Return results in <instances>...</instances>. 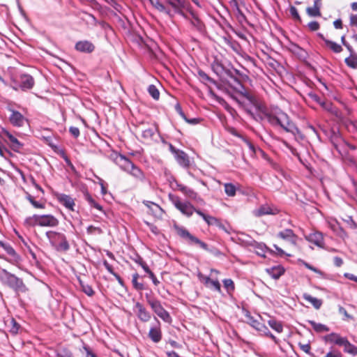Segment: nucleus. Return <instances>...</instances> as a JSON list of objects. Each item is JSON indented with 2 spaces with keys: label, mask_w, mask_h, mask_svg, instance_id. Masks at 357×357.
Wrapping results in <instances>:
<instances>
[{
  "label": "nucleus",
  "mask_w": 357,
  "mask_h": 357,
  "mask_svg": "<svg viewBox=\"0 0 357 357\" xmlns=\"http://www.w3.org/2000/svg\"><path fill=\"white\" fill-rule=\"evenodd\" d=\"M75 50L83 53H91L95 50V45L89 40H80L75 44Z\"/></svg>",
  "instance_id": "obj_19"
},
{
  "label": "nucleus",
  "mask_w": 357,
  "mask_h": 357,
  "mask_svg": "<svg viewBox=\"0 0 357 357\" xmlns=\"http://www.w3.org/2000/svg\"><path fill=\"white\" fill-rule=\"evenodd\" d=\"M277 236L282 240L289 241L292 245L296 244L298 236L294 234L293 230L290 229H286L280 231L277 234Z\"/></svg>",
  "instance_id": "obj_18"
},
{
  "label": "nucleus",
  "mask_w": 357,
  "mask_h": 357,
  "mask_svg": "<svg viewBox=\"0 0 357 357\" xmlns=\"http://www.w3.org/2000/svg\"><path fill=\"white\" fill-rule=\"evenodd\" d=\"M242 83L236 77L233 78V82L229 83L230 87L235 91L237 89L238 85H241Z\"/></svg>",
  "instance_id": "obj_55"
},
{
  "label": "nucleus",
  "mask_w": 357,
  "mask_h": 357,
  "mask_svg": "<svg viewBox=\"0 0 357 357\" xmlns=\"http://www.w3.org/2000/svg\"><path fill=\"white\" fill-rule=\"evenodd\" d=\"M134 312L138 319L142 322H148L151 318V313L139 302H137L135 304Z\"/></svg>",
  "instance_id": "obj_16"
},
{
  "label": "nucleus",
  "mask_w": 357,
  "mask_h": 357,
  "mask_svg": "<svg viewBox=\"0 0 357 357\" xmlns=\"http://www.w3.org/2000/svg\"><path fill=\"white\" fill-rule=\"evenodd\" d=\"M27 199L36 208H45V204H44L40 203V202L36 201L34 199V198L32 196H31V195H29L27 197Z\"/></svg>",
  "instance_id": "obj_47"
},
{
  "label": "nucleus",
  "mask_w": 357,
  "mask_h": 357,
  "mask_svg": "<svg viewBox=\"0 0 357 357\" xmlns=\"http://www.w3.org/2000/svg\"><path fill=\"white\" fill-rule=\"evenodd\" d=\"M154 319L156 324L150 328L148 336L154 343H158L162 340V331L160 322L156 317Z\"/></svg>",
  "instance_id": "obj_14"
},
{
  "label": "nucleus",
  "mask_w": 357,
  "mask_h": 357,
  "mask_svg": "<svg viewBox=\"0 0 357 357\" xmlns=\"http://www.w3.org/2000/svg\"><path fill=\"white\" fill-rule=\"evenodd\" d=\"M147 303L151 307L153 312L164 321L170 324L172 319L169 313L162 307L161 302L155 298L146 295Z\"/></svg>",
  "instance_id": "obj_7"
},
{
  "label": "nucleus",
  "mask_w": 357,
  "mask_h": 357,
  "mask_svg": "<svg viewBox=\"0 0 357 357\" xmlns=\"http://www.w3.org/2000/svg\"><path fill=\"white\" fill-rule=\"evenodd\" d=\"M33 77L29 74H22L19 77L13 78L10 86L15 91L20 89L22 91L31 89L34 86Z\"/></svg>",
  "instance_id": "obj_8"
},
{
  "label": "nucleus",
  "mask_w": 357,
  "mask_h": 357,
  "mask_svg": "<svg viewBox=\"0 0 357 357\" xmlns=\"http://www.w3.org/2000/svg\"><path fill=\"white\" fill-rule=\"evenodd\" d=\"M196 213L201 216L208 225H215L218 224V220L215 217L206 215L200 210L196 211Z\"/></svg>",
  "instance_id": "obj_35"
},
{
  "label": "nucleus",
  "mask_w": 357,
  "mask_h": 357,
  "mask_svg": "<svg viewBox=\"0 0 357 357\" xmlns=\"http://www.w3.org/2000/svg\"><path fill=\"white\" fill-rule=\"evenodd\" d=\"M289 11H290V13H291V16L294 19L298 20H301L300 15H299L298 12L297 10V8L296 7L291 6L290 9H289Z\"/></svg>",
  "instance_id": "obj_52"
},
{
  "label": "nucleus",
  "mask_w": 357,
  "mask_h": 357,
  "mask_svg": "<svg viewBox=\"0 0 357 357\" xmlns=\"http://www.w3.org/2000/svg\"><path fill=\"white\" fill-rule=\"evenodd\" d=\"M59 202L70 211H74L75 202L69 195L59 194L57 195Z\"/></svg>",
  "instance_id": "obj_20"
},
{
  "label": "nucleus",
  "mask_w": 357,
  "mask_h": 357,
  "mask_svg": "<svg viewBox=\"0 0 357 357\" xmlns=\"http://www.w3.org/2000/svg\"><path fill=\"white\" fill-rule=\"evenodd\" d=\"M249 317V324L255 328L256 330L261 332H265L266 330H268V328L261 323H260L258 320L255 319L252 317Z\"/></svg>",
  "instance_id": "obj_36"
},
{
  "label": "nucleus",
  "mask_w": 357,
  "mask_h": 357,
  "mask_svg": "<svg viewBox=\"0 0 357 357\" xmlns=\"http://www.w3.org/2000/svg\"><path fill=\"white\" fill-rule=\"evenodd\" d=\"M197 75L200 81L204 84H208V83H211L214 85H217V82L213 79L210 77L204 71L199 70L197 71Z\"/></svg>",
  "instance_id": "obj_30"
},
{
  "label": "nucleus",
  "mask_w": 357,
  "mask_h": 357,
  "mask_svg": "<svg viewBox=\"0 0 357 357\" xmlns=\"http://www.w3.org/2000/svg\"><path fill=\"white\" fill-rule=\"evenodd\" d=\"M308 323L312 326L313 329L317 333L327 332L329 331L328 326L324 324L316 323L314 321L309 320Z\"/></svg>",
  "instance_id": "obj_37"
},
{
  "label": "nucleus",
  "mask_w": 357,
  "mask_h": 357,
  "mask_svg": "<svg viewBox=\"0 0 357 357\" xmlns=\"http://www.w3.org/2000/svg\"><path fill=\"white\" fill-rule=\"evenodd\" d=\"M178 190L181 191L185 196L188 198L194 200L198 195L196 192H195L192 189L189 188L183 185H178Z\"/></svg>",
  "instance_id": "obj_32"
},
{
  "label": "nucleus",
  "mask_w": 357,
  "mask_h": 357,
  "mask_svg": "<svg viewBox=\"0 0 357 357\" xmlns=\"http://www.w3.org/2000/svg\"><path fill=\"white\" fill-rule=\"evenodd\" d=\"M1 136L9 144L13 151H18L22 149L23 144L6 129H2Z\"/></svg>",
  "instance_id": "obj_12"
},
{
  "label": "nucleus",
  "mask_w": 357,
  "mask_h": 357,
  "mask_svg": "<svg viewBox=\"0 0 357 357\" xmlns=\"http://www.w3.org/2000/svg\"><path fill=\"white\" fill-rule=\"evenodd\" d=\"M280 210L273 204H265L261 205L259 208L252 211L255 217H261L266 215H276Z\"/></svg>",
  "instance_id": "obj_11"
},
{
  "label": "nucleus",
  "mask_w": 357,
  "mask_h": 357,
  "mask_svg": "<svg viewBox=\"0 0 357 357\" xmlns=\"http://www.w3.org/2000/svg\"><path fill=\"white\" fill-rule=\"evenodd\" d=\"M148 91L152 98L155 100H158L160 97V92L156 86L153 84L149 85L148 87Z\"/></svg>",
  "instance_id": "obj_44"
},
{
  "label": "nucleus",
  "mask_w": 357,
  "mask_h": 357,
  "mask_svg": "<svg viewBox=\"0 0 357 357\" xmlns=\"http://www.w3.org/2000/svg\"><path fill=\"white\" fill-rule=\"evenodd\" d=\"M165 3L169 6L172 9H170L173 13V16L174 14H180L183 15V9L185 7V2L183 0H165Z\"/></svg>",
  "instance_id": "obj_17"
},
{
  "label": "nucleus",
  "mask_w": 357,
  "mask_h": 357,
  "mask_svg": "<svg viewBox=\"0 0 357 357\" xmlns=\"http://www.w3.org/2000/svg\"><path fill=\"white\" fill-rule=\"evenodd\" d=\"M59 220L52 215H33L24 220V225L26 227H56Z\"/></svg>",
  "instance_id": "obj_3"
},
{
  "label": "nucleus",
  "mask_w": 357,
  "mask_h": 357,
  "mask_svg": "<svg viewBox=\"0 0 357 357\" xmlns=\"http://www.w3.org/2000/svg\"><path fill=\"white\" fill-rule=\"evenodd\" d=\"M103 265L105 267V268L108 271V272H109L111 274H112L113 275L116 274V273L113 270L112 266L107 261H104Z\"/></svg>",
  "instance_id": "obj_60"
},
{
  "label": "nucleus",
  "mask_w": 357,
  "mask_h": 357,
  "mask_svg": "<svg viewBox=\"0 0 357 357\" xmlns=\"http://www.w3.org/2000/svg\"><path fill=\"white\" fill-rule=\"evenodd\" d=\"M307 26L310 29V30L314 31L319 29L320 25L318 22L312 21L308 23Z\"/></svg>",
  "instance_id": "obj_51"
},
{
  "label": "nucleus",
  "mask_w": 357,
  "mask_h": 357,
  "mask_svg": "<svg viewBox=\"0 0 357 357\" xmlns=\"http://www.w3.org/2000/svg\"><path fill=\"white\" fill-rule=\"evenodd\" d=\"M208 287L214 289L215 290H216L218 292H220L221 287H220V284L218 282V280H212L211 281L209 285H208Z\"/></svg>",
  "instance_id": "obj_49"
},
{
  "label": "nucleus",
  "mask_w": 357,
  "mask_h": 357,
  "mask_svg": "<svg viewBox=\"0 0 357 357\" xmlns=\"http://www.w3.org/2000/svg\"><path fill=\"white\" fill-rule=\"evenodd\" d=\"M163 143L166 144L168 145L169 146V151H171V153L174 155L177 153V152H178L180 151V149H178L176 148H175L172 144L170 143H167V142L165 141H162Z\"/></svg>",
  "instance_id": "obj_57"
},
{
  "label": "nucleus",
  "mask_w": 357,
  "mask_h": 357,
  "mask_svg": "<svg viewBox=\"0 0 357 357\" xmlns=\"http://www.w3.org/2000/svg\"><path fill=\"white\" fill-rule=\"evenodd\" d=\"M308 96L312 99L314 101H315L316 102L320 104L321 105L324 106V102H321V99L319 97L318 95H317L316 93H313V92H310L308 93Z\"/></svg>",
  "instance_id": "obj_50"
},
{
  "label": "nucleus",
  "mask_w": 357,
  "mask_h": 357,
  "mask_svg": "<svg viewBox=\"0 0 357 357\" xmlns=\"http://www.w3.org/2000/svg\"><path fill=\"white\" fill-rule=\"evenodd\" d=\"M260 112L259 118L266 119L273 127L280 126L287 132L294 134L298 128L289 116L277 107H264L259 104L257 107Z\"/></svg>",
  "instance_id": "obj_1"
},
{
  "label": "nucleus",
  "mask_w": 357,
  "mask_h": 357,
  "mask_svg": "<svg viewBox=\"0 0 357 357\" xmlns=\"http://www.w3.org/2000/svg\"><path fill=\"white\" fill-rule=\"evenodd\" d=\"M345 63L350 68L356 69L357 68V55L354 54H350V56L345 59Z\"/></svg>",
  "instance_id": "obj_39"
},
{
  "label": "nucleus",
  "mask_w": 357,
  "mask_h": 357,
  "mask_svg": "<svg viewBox=\"0 0 357 357\" xmlns=\"http://www.w3.org/2000/svg\"><path fill=\"white\" fill-rule=\"evenodd\" d=\"M115 162L122 170L126 172H128L130 168L134 165L131 160L123 155H117L115 159Z\"/></svg>",
  "instance_id": "obj_21"
},
{
  "label": "nucleus",
  "mask_w": 357,
  "mask_h": 357,
  "mask_svg": "<svg viewBox=\"0 0 357 357\" xmlns=\"http://www.w3.org/2000/svg\"><path fill=\"white\" fill-rule=\"evenodd\" d=\"M140 266L146 273L149 274L150 272H152L147 266V264L143 261V259H140Z\"/></svg>",
  "instance_id": "obj_61"
},
{
  "label": "nucleus",
  "mask_w": 357,
  "mask_h": 357,
  "mask_svg": "<svg viewBox=\"0 0 357 357\" xmlns=\"http://www.w3.org/2000/svg\"><path fill=\"white\" fill-rule=\"evenodd\" d=\"M234 92L235 93H232L229 91L227 93L241 107H245V105L244 100H242L243 98L246 99L253 106H258L259 102L257 98L248 91L243 84L238 85Z\"/></svg>",
  "instance_id": "obj_4"
},
{
  "label": "nucleus",
  "mask_w": 357,
  "mask_h": 357,
  "mask_svg": "<svg viewBox=\"0 0 357 357\" xmlns=\"http://www.w3.org/2000/svg\"><path fill=\"white\" fill-rule=\"evenodd\" d=\"M156 131V128H148L142 131V136L144 140L151 142L153 139Z\"/></svg>",
  "instance_id": "obj_34"
},
{
  "label": "nucleus",
  "mask_w": 357,
  "mask_h": 357,
  "mask_svg": "<svg viewBox=\"0 0 357 357\" xmlns=\"http://www.w3.org/2000/svg\"><path fill=\"white\" fill-rule=\"evenodd\" d=\"M79 282L80 284V287L82 288V290L89 296H91L94 294V291L93 290L92 287L89 285L88 284L84 283L82 280L79 279Z\"/></svg>",
  "instance_id": "obj_41"
},
{
  "label": "nucleus",
  "mask_w": 357,
  "mask_h": 357,
  "mask_svg": "<svg viewBox=\"0 0 357 357\" xmlns=\"http://www.w3.org/2000/svg\"><path fill=\"white\" fill-rule=\"evenodd\" d=\"M324 357H342V354L339 351H329Z\"/></svg>",
  "instance_id": "obj_58"
},
{
  "label": "nucleus",
  "mask_w": 357,
  "mask_h": 357,
  "mask_svg": "<svg viewBox=\"0 0 357 357\" xmlns=\"http://www.w3.org/2000/svg\"><path fill=\"white\" fill-rule=\"evenodd\" d=\"M266 273L273 279L278 280L284 273V269L280 266H273L269 268H266Z\"/></svg>",
  "instance_id": "obj_26"
},
{
  "label": "nucleus",
  "mask_w": 357,
  "mask_h": 357,
  "mask_svg": "<svg viewBox=\"0 0 357 357\" xmlns=\"http://www.w3.org/2000/svg\"><path fill=\"white\" fill-rule=\"evenodd\" d=\"M307 15L310 17H319L321 16L320 9L317 7H308L306 9Z\"/></svg>",
  "instance_id": "obj_45"
},
{
  "label": "nucleus",
  "mask_w": 357,
  "mask_h": 357,
  "mask_svg": "<svg viewBox=\"0 0 357 357\" xmlns=\"http://www.w3.org/2000/svg\"><path fill=\"white\" fill-rule=\"evenodd\" d=\"M324 42L326 45L329 47L332 51L335 53H340L342 51V47L340 45L333 42L332 40H329L328 39H324Z\"/></svg>",
  "instance_id": "obj_38"
},
{
  "label": "nucleus",
  "mask_w": 357,
  "mask_h": 357,
  "mask_svg": "<svg viewBox=\"0 0 357 357\" xmlns=\"http://www.w3.org/2000/svg\"><path fill=\"white\" fill-rule=\"evenodd\" d=\"M344 221L351 227L352 229L357 228L356 223L354 221L351 216H349L347 219L344 220Z\"/></svg>",
  "instance_id": "obj_56"
},
{
  "label": "nucleus",
  "mask_w": 357,
  "mask_h": 357,
  "mask_svg": "<svg viewBox=\"0 0 357 357\" xmlns=\"http://www.w3.org/2000/svg\"><path fill=\"white\" fill-rule=\"evenodd\" d=\"M8 111L10 112L9 121L13 126L15 127H22L24 125L26 121V119L22 114L12 108H8Z\"/></svg>",
  "instance_id": "obj_13"
},
{
  "label": "nucleus",
  "mask_w": 357,
  "mask_h": 357,
  "mask_svg": "<svg viewBox=\"0 0 357 357\" xmlns=\"http://www.w3.org/2000/svg\"><path fill=\"white\" fill-rule=\"evenodd\" d=\"M6 325L11 334L16 335L18 333L20 326L14 318L11 317L7 319L6 321Z\"/></svg>",
  "instance_id": "obj_28"
},
{
  "label": "nucleus",
  "mask_w": 357,
  "mask_h": 357,
  "mask_svg": "<svg viewBox=\"0 0 357 357\" xmlns=\"http://www.w3.org/2000/svg\"><path fill=\"white\" fill-rule=\"evenodd\" d=\"M139 278V275L137 273H135L132 275V282L133 284V287L137 290H142L144 289V285L142 283H139L137 282V279Z\"/></svg>",
  "instance_id": "obj_46"
},
{
  "label": "nucleus",
  "mask_w": 357,
  "mask_h": 357,
  "mask_svg": "<svg viewBox=\"0 0 357 357\" xmlns=\"http://www.w3.org/2000/svg\"><path fill=\"white\" fill-rule=\"evenodd\" d=\"M298 345L302 351H303L306 354H310L311 349L310 344L299 343Z\"/></svg>",
  "instance_id": "obj_54"
},
{
  "label": "nucleus",
  "mask_w": 357,
  "mask_h": 357,
  "mask_svg": "<svg viewBox=\"0 0 357 357\" xmlns=\"http://www.w3.org/2000/svg\"><path fill=\"white\" fill-rule=\"evenodd\" d=\"M268 323L270 327L278 333H281L282 331L283 327L280 322L275 319H270Z\"/></svg>",
  "instance_id": "obj_42"
},
{
  "label": "nucleus",
  "mask_w": 357,
  "mask_h": 357,
  "mask_svg": "<svg viewBox=\"0 0 357 357\" xmlns=\"http://www.w3.org/2000/svg\"><path fill=\"white\" fill-rule=\"evenodd\" d=\"M169 199L172 202V203L174 205V206L180 211L183 215L190 217L194 212L196 213V211H199V209H196L190 202H182L180 198L174 195L173 194H169L168 195Z\"/></svg>",
  "instance_id": "obj_9"
},
{
  "label": "nucleus",
  "mask_w": 357,
  "mask_h": 357,
  "mask_svg": "<svg viewBox=\"0 0 357 357\" xmlns=\"http://www.w3.org/2000/svg\"><path fill=\"white\" fill-rule=\"evenodd\" d=\"M225 192L229 197H234L236 195V186L230 183L224 184Z\"/></svg>",
  "instance_id": "obj_40"
},
{
  "label": "nucleus",
  "mask_w": 357,
  "mask_h": 357,
  "mask_svg": "<svg viewBox=\"0 0 357 357\" xmlns=\"http://www.w3.org/2000/svg\"><path fill=\"white\" fill-rule=\"evenodd\" d=\"M85 199L91 207H93L100 211H102V207L98 204L89 194L87 193L85 195Z\"/></svg>",
  "instance_id": "obj_43"
},
{
  "label": "nucleus",
  "mask_w": 357,
  "mask_h": 357,
  "mask_svg": "<svg viewBox=\"0 0 357 357\" xmlns=\"http://www.w3.org/2000/svg\"><path fill=\"white\" fill-rule=\"evenodd\" d=\"M303 298L306 301L310 303L317 310H319L322 305V301L321 299L313 297L307 293L303 294Z\"/></svg>",
  "instance_id": "obj_29"
},
{
  "label": "nucleus",
  "mask_w": 357,
  "mask_h": 357,
  "mask_svg": "<svg viewBox=\"0 0 357 357\" xmlns=\"http://www.w3.org/2000/svg\"><path fill=\"white\" fill-rule=\"evenodd\" d=\"M127 173L139 181L143 182L145 181L146 178L144 172L135 164L130 168Z\"/></svg>",
  "instance_id": "obj_24"
},
{
  "label": "nucleus",
  "mask_w": 357,
  "mask_h": 357,
  "mask_svg": "<svg viewBox=\"0 0 357 357\" xmlns=\"http://www.w3.org/2000/svg\"><path fill=\"white\" fill-rule=\"evenodd\" d=\"M350 25L357 26V14L350 15Z\"/></svg>",
  "instance_id": "obj_59"
},
{
  "label": "nucleus",
  "mask_w": 357,
  "mask_h": 357,
  "mask_svg": "<svg viewBox=\"0 0 357 357\" xmlns=\"http://www.w3.org/2000/svg\"><path fill=\"white\" fill-rule=\"evenodd\" d=\"M0 247L3 248L10 256L9 259H6L8 262L13 265H17L21 261V257L16 253L11 245L0 241Z\"/></svg>",
  "instance_id": "obj_15"
},
{
  "label": "nucleus",
  "mask_w": 357,
  "mask_h": 357,
  "mask_svg": "<svg viewBox=\"0 0 357 357\" xmlns=\"http://www.w3.org/2000/svg\"><path fill=\"white\" fill-rule=\"evenodd\" d=\"M151 5L156 8L158 11L162 12L169 16L173 17L172 10L162 3L159 0H149Z\"/></svg>",
  "instance_id": "obj_25"
},
{
  "label": "nucleus",
  "mask_w": 357,
  "mask_h": 357,
  "mask_svg": "<svg viewBox=\"0 0 357 357\" xmlns=\"http://www.w3.org/2000/svg\"><path fill=\"white\" fill-rule=\"evenodd\" d=\"M176 230L177 234L181 237L186 239L189 243L197 244L199 245L202 249L205 250H208V248L206 243L200 241L199 238L190 234V232L185 228L181 227H176Z\"/></svg>",
  "instance_id": "obj_10"
},
{
  "label": "nucleus",
  "mask_w": 357,
  "mask_h": 357,
  "mask_svg": "<svg viewBox=\"0 0 357 357\" xmlns=\"http://www.w3.org/2000/svg\"><path fill=\"white\" fill-rule=\"evenodd\" d=\"M250 245L255 249L256 253L259 255L264 257L266 252V245L263 243H257L252 241Z\"/></svg>",
  "instance_id": "obj_31"
},
{
  "label": "nucleus",
  "mask_w": 357,
  "mask_h": 357,
  "mask_svg": "<svg viewBox=\"0 0 357 357\" xmlns=\"http://www.w3.org/2000/svg\"><path fill=\"white\" fill-rule=\"evenodd\" d=\"M46 236L58 252H66L69 250L70 245L63 234L49 231L46 232Z\"/></svg>",
  "instance_id": "obj_6"
},
{
  "label": "nucleus",
  "mask_w": 357,
  "mask_h": 357,
  "mask_svg": "<svg viewBox=\"0 0 357 357\" xmlns=\"http://www.w3.org/2000/svg\"><path fill=\"white\" fill-rule=\"evenodd\" d=\"M211 69L219 77H222L224 74L229 75L230 73L218 59H215L211 63Z\"/></svg>",
  "instance_id": "obj_22"
},
{
  "label": "nucleus",
  "mask_w": 357,
  "mask_h": 357,
  "mask_svg": "<svg viewBox=\"0 0 357 357\" xmlns=\"http://www.w3.org/2000/svg\"><path fill=\"white\" fill-rule=\"evenodd\" d=\"M69 132L75 138H77L80 134L79 128L74 126L70 127Z\"/></svg>",
  "instance_id": "obj_53"
},
{
  "label": "nucleus",
  "mask_w": 357,
  "mask_h": 357,
  "mask_svg": "<svg viewBox=\"0 0 357 357\" xmlns=\"http://www.w3.org/2000/svg\"><path fill=\"white\" fill-rule=\"evenodd\" d=\"M57 357H73V356H72L71 353H70L67 351H62L58 354Z\"/></svg>",
  "instance_id": "obj_64"
},
{
  "label": "nucleus",
  "mask_w": 357,
  "mask_h": 357,
  "mask_svg": "<svg viewBox=\"0 0 357 357\" xmlns=\"http://www.w3.org/2000/svg\"><path fill=\"white\" fill-rule=\"evenodd\" d=\"M0 280L16 292H26L27 291V288L22 280L9 273L6 269L0 271Z\"/></svg>",
  "instance_id": "obj_2"
},
{
  "label": "nucleus",
  "mask_w": 357,
  "mask_h": 357,
  "mask_svg": "<svg viewBox=\"0 0 357 357\" xmlns=\"http://www.w3.org/2000/svg\"><path fill=\"white\" fill-rule=\"evenodd\" d=\"M333 261H334V264L337 266V267H340L343 264V260L342 258L339 257H334L333 259Z\"/></svg>",
  "instance_id": "obj_62"
},
{
  "label": "nucleus",
  "mask_w": 357,
  "mask_h": 357,
  "mask_svg": "<svg viewBox=\"0 0 357 357\" xmlns=\"http://www.w3.org/2000/svg\"><path fill=\"white\" fill-rule=\"evenodd\" d=\"M176 162L183 168H188L190 165V158L187 153L183 151L180 150L176 155H174Z\"/></svg>",
  "instance_id": "obj_23"
},
{
  "label": "nucleus",
  "mask_w": 357,
  "mask_h": 357,
  "mask_svg": "<svg viewBox=\"0 0 357 357\" xmlns=\"http://www.w3.org/2000/svg\"><path fill=\"white\" fill-rule=\"evenodd\" d=\"M307 239L311 242L315 244L316 245L319 247H321L324 244V238L322 234L320 232H314L310 234L307 237Z\"/></svg>",
  "instance_id": "obj_27"
},
{
  "label": "nucleus",
  "mask_w": 357,
  "mask_h": 357,
  "mask_svg": "<svg viewBox=\"0 0 357 357\" xmlns=\"http://www.w3.org/2000/svg\"><path fill=\"white\" fill-rule=\"evenodd\" d=\"M290 50L301 59L306 58V52L296 44L292 43L290 47Z\"/></svg>",
  "instance_id": "obj_33"
},
{
  "label": "nucleus",
  "mask_w": 357,
  "mask_h": 357,
  "mask_svg": "<svg viewBox=\"0 0 357 357\" xmlns=\"http://www.w3.org/2000/svg\"><path fill=\"white\" fill-rule=\"evenodd\" d=\"M224 287L227 291H232L234 289V283L231 279H225L223 280Z\"/></svg>",
  "instance_id": "obj_48"
},
{
  "label": "nucleus",
  "mask_w": 357,
  "mask_h": 357,
  "mask_svg": "<svg viewBox=\"0 0 357 357\" xmlns=\"http://www.w3.org/2000/svg\"><path fill=\"white\" fill-rule=\"evenodd\" d=\"M327 342L338 346L344 347V352L351 356L357 355V347L351 344L347 337L340 336L338 333H331L325 337Z\"/></svg>",
  "instance_id": "obj_5"
},
{
  "label": "nucleus",
  "mask_w": 357,
  "mask_h": 357,
  "mask_svg": "<svg viewBox=\"0 0 357 357\" xmlns=\"http://www.w3.org/2000/svg\"><path fill=\"white\" fill-rule=\"evenodd\" d=\"M344 275L345 278L357 282V276L349 273H344Z\"/></svg>",
  "instance_id": "obj_63"
}]
</instances>
